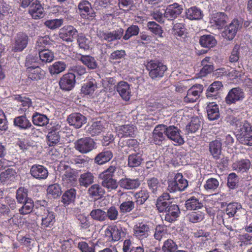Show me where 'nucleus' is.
<instances>
[{"instance_id":"obj_1","label":"nucleus","mask_w":252,"mask_h":252,"mask_svg":"<svg viewBox=\"0 0 252 252\" xmlns=\"http://www.w3.org/2000/svg\"><path fill=\"white\" fill-rule=\"evenodd\" d=\"M120 169L116 165H111L107 169L101 173L99 178L102 180V186L107 189L109 191L115 189L118 185L117 180L113 178L114 173Z\"/></svg>"},{"instance_id":"obj_2","label":"nucleus","mask_w":252,"mask_h":252,"mask_svg":"<svg viewBox=\"0 0 252 252\" xmlns=\"http://www.w3.org/2000/svg\"><path fill=\"white\" fill-rule=\"evenodd\" d=\"M146 68L149 71L150 77L153 80H158L164 75L165 71L167 70L165 65L158 62L151 61L148 62Z\"/></svg>"},{"instance_id":"obj_3","label":"nucleus","mask_w":252,"mask_h":252,"mask_svg":"<svg viewBox=\"0 0 252 252\" xmlns=\"http://www.w3.org/2000/svg\"><path fill=\"white\" fill-rule=\"evenodd\" d=\"M243 126L237 130L236 137L244 145H252V130L249 123L244 121Z\"/></svg>"},{"instance_id":"obj_4","label":"nucleus","mask_w":252,"mask_h":252,"mask_svg":"<svg viewBox=\"0 0 252 252\" xmlns=\"http://www.w3.org/2000/svg\"><path fill=\"white\" fill-rule=\"evenodd\" d=\"M38 218L41 220V226L42 228L51 227L56 221L55 213L47 208H41L38 213Z\"/></svg>"},{"instance_id":"obj_5","label":"nucleus","mask_w":252,"mask_h":252,"mask_svg":"<svg viewBox=\"0 0 252 252\" xmlns=\"http://www.w3.org/2000/svg\"><path fill=\"white\" fill-rule=\"evenodd\" d=\"M188 186L187 180L183 177L181 173H178L176 174L173 180L169 182L168 189L170 192L183 191Z\"/></svg>"},{"instance_id":"obj_6","label":"nucleus","mask_w":252,"mask_h":252,"mask_svg":"<svg viewBox=\"0 0 252 252\" xmlns=\"http://www.w3.org/2000/svg\"><path fill=\"white\" fill-rule=\"evenodd\" d=\"M166 136L173 142L175 145H181L184 143V138L181 135V130L174 126L165 125Z\"/></svg>"},{"instance_id":"obj_7","label":"nucleus","mask_w":252,"mask_h":252,"mask_svg":"<svg viewBox=\"0 0 252 252\" xmlns=\"http://www.w3.org/2000/svg\"><path fill=\"white\" fill-rule=\"evenodd\" d=\"M74 145L76 150L82 154H87L94 149L95 143L93 139L85 137L77 140Z\"/></svg>"},{"instance_id":"obj_8","label":"nucleus","mask_w":252,"mask_h":252,"mask_svg":"<svg viewBox=\"0 0 252 252\" xmlns=\"http://www.w3.org/2000/svg\"><path fill=\"white\" fill-rule=\"evenodd\" d=\"M29 40V37L26 33H17L13 40L12 51L14 52L22 51L27 47Z\"/></svg>"},{"instance_id":"obj_9","label":"nucleus","mask_w":252,"mask_h":252,"mask_svg":"<svg viewBox=\"0 0 252 252\" xmlns=\"http://www.w3.org/2000/svg\"><path fill=\"white\" fill-rule=\"evenodd\" d=\"M78 8L80 15L83 18L92 20L95 16V13L92 8L91 3L87 0H81L78 4Z\"/></svg>"},{"instance_id":"obj_10","label":"nucleus","mask_w":252,"mask_h":252,"mask_svg":"<svg viewBox=\"0 0 252 252\" xmlns=\"http://www.w3.org/2000/svg\"><path fill=\"white\" fill-rule=\"evenodd\" d=\"M61 170H64L62 175L63 184L65 186H72L76 181V176L75 172L68 165L61 163Z\"/></svg>"},{"instance_id":"obj_11","label":"nucleus","mask_w":252,"mask_h":252,"mask_svg":"<svg viewBox=\"0 0 252 252\" xmlns=\"http://www.w3.org/2000/svg\"><path fill=\"white\" fill-rule=\"evenodd\" d=\"M150 227L146 222L136 223L133 227V235L138 240H142L150 235Z\"/></svg>"},{"instance_id":"obj_12","label":"nucleus","mask_w":252,"mask_h":252,"mask_svg":"<svg viewBox=\"0 0 252 252\" xmlns=\"http://www.w3.org/2000/svg\"><path fill=\"white\" fill-rule=\"evenodd\" d=\"M78 34L77 30L70 25L65 26L60 30L59 37L63 41L72 42Z\"/></svg>"},{"instance_id":"obj_13","label":"nucleus","mask_w":252,"mask_h":252,"mask_svg":"<svg viewBox=\"0 0 252 252\" xmlns=\"http://www.w3.org/2000/svg\"><path fill=\"white\" fill-rule=\"evenodd\" d=\"M245 97V93L240 87L231 89L225 97V102L227 104L235 103L237 101L242 100Z\"/></svg>"},{"instance_id":"obj_14","label":"nucleus","mask_w":252,"mask_h":252,"mask_svg":"<svg viewBox=\"0 0 252 252\" xmlns=\"http://www.w3.org/2000/svg\"><path fill=\"white\" fill-rule=\"evenodd\" d=\"M124 30L122 28H119L112 32H104L99 31L97 35L98 37L108 42H112L120 39L123 36Z\"/></svg>"},{"instance_id":"obj_15","label":"nucleus","mask_w":252,"mask_h":252,"mask_svg":"<svg viewBox=\"0 0 252 252\" xmlns=\"http://www.w3.org/2000/svg\"><path fill=\"white\" fill-rule=\"evenodd\" d=\"M117 92L122 98L125 101L129 100L131 96V89L130 85L126 82L121 81L115 86Z\"/></svg>"},{"instance_id":"obj_16","label":"nucleus","mask_w":252,"mask_h":252,"mask_svg":"<svg viewBox=\"0 0 252 252\" xmlns=\"http://www.w3.org/2000/svg\"><path fill=\"white\" fill-rule=\"evenodd\" d=\"M75 83V76L73 73H67L64 74L59 81L61 89L70 91L74 88Z\"/></svg>"},{"instance_id":"obj_17","label":"nucleus","mask_w":252,"mask_h":252,"mask_svg":"<svg viewBox=\"0 0 252 252\" xmlns=\"http://www.w3.org/2000/svg\"><path fill=\"white\" fill-rule=\"evenodd\" d=\"M203 89V87L201 85L193 86L188 90L187 95L184 98V101L187 103L195 102L199 98Z\"/></svg>"},{"instance_id":"obj_18","label":"nucleus","mask_w":252,"mask_h":252,"mask_svg":"<svg viewBox=\"0 0 252 252\" xmlns=\"http://www.w3.org/2000/svg\"><path fill=\"white\" fill-rule=\"evenodd\" d=\"M182 11V5L174 3L167 6L164 13V17L169 20H173L181 14Z\"/></svg>"},{"instance_id":"obj_19","label":"nucleus","mask_w":252,"mask_h":252,"mask_svg":"<svg viewBox=\"0 0 252 252\" xmlns=\"http://www.w3.org/2000/svg\"><path fill=\"white\" fill-rule=\"evenodd\" d=\"M30 174L36 179L41 180L47 178L48 176L47 169L43 165L34 164L30 169Z\"/></svg>"},{"instance_id":"obj_20","label":"nucleus","mask_w":252,"mask_h":252,"mask_svg":"<svg viewBox=\"0 0 252 252\" xmlns=\"http://www.w3.org/2000/svg\"><path fill=\"white\" fill-rule=\"evenodd\" d=\"M29 13L34 19H40L44 17V8L38 0L32 2L29 6Z\"/></svg>"},{"instance_id":"obj_21","label":"nucleus","mask_w":252,"mask_h":252,"mask_svg":"<svg viewBox=\"0 0 252 252\" xmlns=\"http://www.w3.org/2000/svg\"><path fill=\"white\" fill-rule=\"evenodd\" d=\"M165 125H158L155 127L153 132V141L155 144L160 145L165 140Z\"/></svg>"},{"instance_id":"obj_22","label":"nucleus","mask_w":252,"mask_h":252,"mask_svg":"<svg viewBox=\"0 0 252 252\" xmlns=\"http://www.w3.org/2000/svg\"><path fill=\"white\" fill-rule=\"evenodd\" d=\"M67 121L70 126L79 128L86 123V118L79 113H73L68 116Z\"/></svg>"},{"instance_id":"obj_23","label":"nucleus","mask_w":252,"mask_h":252,"mask_svg":"<svg viewBox=\"0 0 252 252\" xmlns=\"http://www.w3.org/2000/svg\"><path fill=\"white\" fill-rule=\"evenodd\" d=\"M240 25V22L238 20H233L223 32V36L229 40H232L236 35Z\"/></svg>"},{"instance_id":"obj_24","label":"nucleus","mask_w":252,"mask_h":252,"mask_svg":"<svg viewBox=\"0 0 252 252\" xmlns=\"http://www.w3.org/2000/svg\"><path fill=\"white\" fill-rule=\"evenodd\" d=\"M119 185L124 189L132 190L137 189L140 186L141 182L138 178L131 179L125 177L120 180Z\"/></svg>"},{"instance_id":"obj_25","label":"nucleus","mask_w":252,"mask_h":252,"mask_svg":"<svg viewBox=\"0 0 252 252\" xmlns=\"http://www.w3.org/2000/svg\"><path fill=\"white\" fill-rule=\"evenodd\" d=\"M164 212L165 213L164 220L168 222L175 221L180 214L178 206L174 204H171Z\"/></svg>"},{"instance_id":"obj_26","label":"nucleus","mask_w":252,"mask_h":252,"mask_svg":"<svg viewBox=\"0 0 252 252\" xmlns=\"http://www.w3.org/2000/svg\"><path fill=\"white\" fill-rule=\"evenodd\" d=\"M143 151L138 150L128 156L127 165L129 167L134 168L140 166L143 160Z\"/></svg>"},{"instance_id":"obj_27","label":"nucleus","mask_w":252,"mask_h":252,"mask_svg":"<svg viewBox=\"0 0 252 252\" xmlns=\"http://www.w3.org/2000/svg\"><path fill=\"white\" fill-rule=\"evenodd\" d=\"M251 166V162L249 159L242 158L235 161L232 165L233 170L238 172H247Z\"/></svg>"},{"instance_id":"obj_28","label":"nucleus","mask_w":252,"mask_h":252,"mask_svg":"<svg viewBox=\"0 0 252 252\" xmlns=\"http://www.w3.org/2000/svg\"><path fill=\"white\" fill-rule=\"evenodd\" d=\"M94 178L93 173L87 171L80 175L78 182L81 187L87 188L94 183Z\"/></svg>"},{"instance_id":"obj_29","label":"nucleus","mask_w":252,"mask_h":252,"mask_svg":"<svg viewBox=\"0 0 252 252\" xmlns=\"http://www.w3.org/2000/svg\"><path fill=\"white\" fill-rule=\"evenodd\" d=\"M122 232L121 227L119 228L117 226L114 225L109 226L105 230V235L109 237V240L117 241L121 239Z\"/></svg>"},{"instance_id":"obj_30","label":"nucleus","mask_w":252,"mask_h":252,"mask_svg":"<svg viewBox=\"0 0 252 252\" xmlns=\"http://www.w3.org/2000/svg\"><path fill=\"white\" fill-rule=\"evenodd\" d=\"M89 158L85 156H75L70 159V162L76 168H87L89 166Z\"/></svg>"},{"instance_id":"obj_31","label":"nucleus","mask_w":252,"mask_h":252,"mask_svg":"<svg viewBox=\"0 0 252 252\" xmlns=\"http://www.w3.org/2000/svg\"><path fill=\"white\" fill-rule=\"evenodd\" d=\"M222 87V83L220 81L213 82L207 90L206 97L212 99H217L219 91Z\"/></svg>"},{"instance_id":"obj_32","label":"nucleus","mask_w":252,"mask_h":252,"mask_svg":"<svg viewBox=\"0 0 252 252\" xmlns=\"http://www.w3.org/2000/svg\"><path fill=\"white\" fill-rule=\"evenodd\" d=\"M28 78L32 80H38L44 78L45 71L38 65L33 67H30L27 69Z\"/></svg>"},{"instance_id":"obj_33","label":"nucleus","mask_w":252,"mask_h":252,"mask_svg":"<svg viewBox=\"0 0 252 252\" xmlns=\"http://www.w3.org/2000/svg\"><path fill=\"white\" fill-rule=\"evenodd\" d=\"M113 156V153L111 151L103 150L95 156L94 161L98 165H102L110 161Z\"/></svg>"},{"instance_id":"obj_34","label":"nucleus","mask_w":252,"mask_h":252,"mask_svg":"<svg viewBox=\"0 0 252 252\" xmlns=\"http://www.w3.org/2000/svg\"><path fill=\"white\" fill-rule=\"evenodd\" d=\"M105 124L104 121H100L93 122L87 129L88 134L92 136L98 135L103 131Z\"/></svg>"},{"instance_id":"obj_35","label":"nucleus","mask_w":252,"mask_h":252,"mask_svg":"<svg viewBox=\"0 0 252 252\" xmlns=\"http://www.w3.org/2000/svg\"><path fill=\"white\" fill-rule=\"evenodd\" d=\"M14 124L15 126L22 129H27L30 128H32V130L35 129L25 116L16 117L14 120Z\"/></svg>"},{"instance_id":"obj_36","label":"nucleus","mask_w":252,"mask_h":252,"mask_svg":"<svg viewBox=\"0 0 252 252\" xmlns=\"http://www.w3.org/2000/svg\"><path fill=\"white\" fill-rule=\"evenodd\" d=\"M47 144L49 146H54L58 144L60 140L59 131L56 128L52 127L46 136Z\"/></svg>"},{"instance_id":"obj_37","label":"nucleus","mask_w":252,"mask_h":252,"mask_svg":"<svg viewBox=\"0 0 252 252\" xmlns=\"http://www.w3.org/2000/svg\"><path fill=\"white\" fill-rule=\"evenodd\" d=\"M209 152L215 159H218L221 151V143L215 140L211 142L209 144Z\"/></svg>"},{"instance_id":"obj_38","label":"nucleus","mask_w":252,"mask_h":252,"mask_svg":"<svg viewBox=\"0 0 252 252\" xmlns=\"http://www.w3.org/2000/svg\"><path fill=\"white\" fill-rule=\"evenodd\" d=\"M199 43L202 47L211 48L216 45L217 40L213 35L206 34L200 36Z\"/></svg>"},{"instance_id":"obj_39","label":"nucleus","mask_w":252,"mask_h":252,"mask_svg":"<svg viewBox=\"0 0 252 252\" xmlns=\"http://www.w3.org/2000/svg\"><path fill=\"white\" fill-rule=\"evenodd\" d=\"M206 110L210 120H217L220 117L219 106L214 102L209 103L206 107Z\"/></svg>"},{"instance_id":"obj_40","label":"nucleus","mask_w":252,"mask_h":252,"mask_svg":"<svg viewBox=\"0 0 252 252\" xmlns=\"http://www.w3.org/2000/svg\"><path fill=\"white\" fill-rule=\"evenodd\" d=\"M49 119L46 115L35 112L32 116L33 125L40 126H46L49 123Z\"/></svg>"},{"instance_id":"obj_41","label":"nucleus","mask_w":252,"mask_h":252,"mask_svg":"<svg viewBox=\"0 0 252 252\" xmlns=\"http://www.w3.org/2000/svg\"><path fill=\"white\" fill-rule=\"evenodd\" d=\"M105 193V190L99 185L96 184L92 185L88 190L89 196L94 198H101Z\"/></svg>"},{"instance_id":"obj_42","label":"nucleus","mask_w":252,"mask_h":252,"mask_svg":"<svg viewBox=\"0 0 252 252\" xmlns=\"http://www.w3.org/2000/svg\"><path fill=\"white\" fill-rule=\"evenodd\" d=\"M97 88L96 81L95 79H93L82 86L81 91L85 95H90L93 94Z\"/></svg>"},{"instance_id":"obj_43","label":"nucleus","mask_w":252,"mask_h":252,"mask_svg":"<svg viewBox=\"0 0 252 252\" xmlns=\"http://www.w3.org/2000/svg\"><path fill=\"white\" fill-rule=\"evenodd\" d=\"M186 15L188 19L191 20H199L203 17L202 11L196 6H193L187 9Z\"/></svg>"},{"instance_id":"obj_44","label":"nucleus","mask_w":252,"mask_h":252,"mask_svg":"<svg viewBox=\"0 0 252 252\" xmlns=\"http://www.w3.org/2000/svg\"><path fill=\"white\" fill-rule=\"evenodd\" d=\"M242 209L241 204L237 202H231L227 205L225 212L229 218H231L236 215L237 212H240Z\"/></svg>"},{"instance_id":"obj_45","label":"nucleus","mask_w":252,"mask_h":252,"mask_svg":"<svg viewBox=\"0 0 252 252\" xmlns=\"http://www.w3.org/2000/svg\"><path fill=\"white\" fill-rule=\"evenodd\" d=\"M80 61L90 69H94L97 67V63L94 57L89 55H82Z\"/></svg>"},{"instance_id":"obj_46","label":"nucleus","mask_w":252,"mask_h":252,"mask_svg":"<svg viewBox=\"0 0 252 252\" xmlns=\"http://www.w3.org/2000/svg\"><path fill=\"white\" fill-rule=\"evenodd\" d=\"M186 207L188 210H197L203 207L202 203L199 199L194 197L192 196L186 201Z\"/></svg>"},{"instance_id":"obj_47","label":"nucleus","mask_w":252,"mask_h":252,"mask_svg":"<svg viewBox=\"0 0 252 252\" xmlns=\"http://www.w3.org/2000/svg\"><path fill=\"white\" fill-rule=\"evenodd\" d=\"M135 127L133 126L124 125L119 126L118 131V135L121 137L132 136L134 134Z\"/></svg>"},{"instance_id":"obj_48","label":"nucleus","mask_w":252,"mask_h":252,"mask_svg":"<svg viewBox=\"0 0 252 252\" xmlns=\"http://www.w3.org/2000/svg\"><path fill=\"white\" fill-rule=\"evenodd\" d=\"M90 216L93 220L99 222L106 220V212L101 209H93L90 212Z\"/></svg>"},{"instance_id":"obj_49","label":"nucleus","mask_w":252,"mask_h":252,"mask_svg":"<svg viewBox=\"0 0 252 252\" xmlns=\"http://www.w3.org/2000/svg\"><path fill=\"white\" fill-rule=\"evenodd\" d=\"M228 20V17L224 13L218 12L215 14L213 18L214 23L219 29L223 28Z\"/></svg>"},{"instance_id":"obj_50","label":"nucleus","mask_w":252,"mask_h":252,"mask_svg":"<svg viewBox=\"0 0 252 252\" xmlns=\"http://www.w3.org/2000/svg\"><path fill=\"white\" fill-rule=\"evenodd\" d=\"M76 191L74 189L67 190L62 196V202L65 205H68L73 202L76 197Z\"/></svg>"},{"instance_id":"obj_51","label":"nucleus","mask_w":252,"mask_h":252,"mask_svg":"<svg viewBox=\"0 0 252 252\" xmlns=\"http://www.w3.org/2000/svg\"><path fill=\"white\" fill-rule=\"evenodd\" d=\"M188 221L191 223H197L203 220L205 218V214L202 212H192L186 216Z\"/></svg>"},{"instance_id":"obj_52","label":"nucleus","mask_w":252,"mask_h":252,"mask_svg":"<svg viewBox=\"0 0 252 252\" xmlns=\"http://www.w3.org/2000/svg\"><path fill=\"white\" fill-rule=\"evenodd\" d=\"M66 68V64L63 62H56L49 67L50 73L53 74H58L63 71Z\"/></svg>"},{"instance_id":"obj_53","label":"nucleus","mask_w":252,"mask_h":252,"mask_svg":"<svg viewBox=\"0 0 252 252\" xmlns=\"http://www.w3.org/2000/svg\"><path fill=\"white\" fill-rule=\"evenodd\" d=\"M178 248L175 242L171 239H168L163 242L161 250L163 252H175Z\"/></svg>"},{"instance_id":"obj_54","label":"nucleus","mask_w":252,"mask_h":252,"mask_svg":"<svg viewBox=\"0 0 252 252\" xmlns=\"http://www.w3.org/2000/svg\"><path fill=\"white\" fill-rule=\"evenodd\" d=\"M219 186V182L218 180L214 178H211L206 181L204 185L205 189L209 192H212L215 191L218 188Z\"/></svg>"},{"instance_id":"obj_55","label":"nucleus","mask_w":252,"mask_h":252,"mask_svg":"<svg viewBox=\"0 0 252 252\" xmlns=\"http://www.w3.org/2000/svg\"><path fill=\"white\" fill-rule=\"evenodd\" d=\"M76 37H77V42L79 47L84 50L89 49L91 43L90 40L82 33L77 34Z\"/></svg>"},{"instance_id":"obj_56","label":"nucleus","mask_w":252,"mask_h":252,"mask_svg":"<svg viewBox=\"0 0 252 252\" xmlns=\"http://www.w3.org/2000/svg\"><path fill=\"white\" fill-rule=\"evenodd\" d=\"M40 60L44 63L51 62L54 58V54L49 50H41L38 52Z\"/></svg>"},{"instance_id":"obj_57","label":"nucleus","mask_w":252,"mask_h":252,"mask_svg":"<svg viewBox=\"0 0 252 252\" xmlns=\"http://www.w3.org/2000/svg\"><path fill=\"white\" fill-rule=\"evenodd\" d=\"M136 203L138 205H142L149 197V192L146 189L141 190L134 194Z\"/></svg>"},{"instance_id":"obj_58","label":"nucleus","mask_w":252,"mask_h":252,"mask_svg":"<svg viewBox=\"0 0 252 252\" xmlns=\"http://www.w3.org/2000/svg\"><path fill=\"white\" fill-rule=\"evenodd\" d=\"M28 189L24 188H19L16 191V198L19 203H23L30 199L28 197Z\"/></svg>"},{"instance_id":"obj_59","label":"nucleus","mask_w":252,"mask_h":252,"mask_svg":"<svg viewBox=\"0 0 252 252\" xmlns=\"http://www.w3.org/2000/svg\"><path fill=\"white\" fill-rule=\"evenodd\" d=\"M14 99L17 100L20 105L23 107L22 109L26 111L32 105L31 99L20 95H17L14 96Z\"/></svg>"},{"instance_id":"obj_60","label":"nucleus","mask_w":252,"mask_h":252,"mask_svg":"<svg viewBox=\"0 0 252 252\" xmlns=\"http://www.w3.org/2000/svg\"><path fill=\"white\" fill-rule=\"evenodd\" d=\"M147 183L149 189L151 191L156 193L160 187V184L158 179L156 177H152L147 179Z\"/></svg>"},{"instance_id":"obj_61","label":"nucleus","mask_w":252,"mask_h":252,"mask_svg":"<svg viewBox=\"0 0 252 252\" xmlns=\"http://www.w3.org/2000/svg\"><path fill=\"white\" fill-rule=\"evenodd\" d=\"M47 191L49 195L54 198H57L62 194L61 188L57 184L50 185L47 188Z\"/></svg>"},{"instance_id":"obj_62","label":"nucleus","mask_w":252,"mask_h":252,"mask_svg":"<svg viewBox=\"0 0 252 252\" xmlns=\"http://www.w3.org/2000/svg\"><path fill=\"white\" fill-rule=\"evenodd\" d=\"M22 204H24L23 206L19 209V212L20 214L26 215L32 212L34 205L32 199L27 200Z\"/></svg>"},{"instance_id":"obj_63","label":"nucleus","mask_w":252,"mask_h":252,"mask_svg":"<svg viewBox=\"0 0 252 252\" xmlns=\"http://www.w3.org/2000/svg\"><path fill=\"white\" fill-rule=\"evenodd\" d=\"M135 206V203L132 200H126L120 205V211L121 213H127L131 212Z\"/></svg>"},{"instance_id":"obj_64","label":"nucleus","mask_w":252,"mask_h":252,"mask_svg":"<svg viewBox=\"0 0 252 252\" xmlns=\"http://www.w3.org/2000/svg\"><path fill=\"white\" fill-rule=\"evenodd\" d=\"M50 43V39L49 36L39 37L38 38L36 44L35 48L39 52L41 50H44V48L49 45Z\"/></svg>"}]
</instances>
